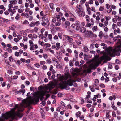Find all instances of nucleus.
I'll use <instances>...</instances> for the list:
<instances>
[{
  "label": "nucleus",
  "mask_w": 121,
  "mask_h": 121,
  "mask_svg": "<svg viewBox=\"0 0 121 121\" xmlns=\"http://www.w3.org/2000/svg\"><path fill=\"white\" fill-rule=\"evenodd\" d=\"M29 103L28 100H24L22 101V103L20 104L19 106L18 104H15L14 107L11 110L12 112H8L6 113H2V116L6 119L9 118H11L12 119H14L16 116L21 118L22 115L19 112L16 113L15 112V110L17 109V111L18 112H22L24 110L25 105L28 106L29 105Z\"/></svg>",
  "instance_id": "obj_1"
},
{
  "label": "nucleus",
  "mask_w": 121,
  "mask_h": 121,
  "mask_svg": "<svg viewBox=\"0 0 121 121\" xmlns=\"http://www.w3.org/2000/svg\"><path fill=\"white\" fill-rule=\"evenodd\" d=\"M116 50L114 49L111 48L109 49L107 53L103 51L102 53L103 54L102 56L100 58V60H104V63H106L107 61L110 60L111 58L109 56L112 57L114 56L116 54Z\"/></svg>",
  "instance_id": "obj_2"
},
{
  "label": "nucleus",
  "mask_w": 121,
  "mask_h": 121,
  "mask_svg": "<svg viewBox=\"0 0 121 121\" xmlns=\"http://www.w3.org/2000/svg\"><path fill=\"white\" fill-rule=\"evenodd\" d=\"M73 81L71 79H69L66 82H64L62 84H60L61 86L62 87L63 89L68 90L70 89L68 85L70 86H72L73 85Z\"/></svg>",
  "instance_id": "obj_3"
},
{
  "label": "nucleus",
  "mask_w": 121,
  "mask_h": 121,
  "mask_svg": "<svg viewBox=\"0 0 121 121\" xmlns=\"http://www.w3.org/2000/svg\"><path fill=\"white\" fill-rule=\"evenodd\" d=\"M98 64L95 63L91 64L89 66V68L87 70L85 71V72L89 73H91V70L92 69H95L99 65Z\"/></svg>",
  "instance_id": "obj_4"
},
{
  "label": "nucleus",
  "mask_w": 121,
  "mask_h": 121,
  "mask_svg": "<svg viewBox=\"0 0 121 121\" xmlns=\"http://www.w3.org/2000/svg\"><path fill=\"white\" fill-rule=\"evenodd\" d=\"M42 21L41 25L43 26H45L46 24H47L48 26H49L50 23L49 21L48 20L46 21L45 18L44 17H42Z\"/></svg>",
  "instance_id": "obj_5"
},
{
  "label": "nucleus",
  "mask_w": 121,
  "mask_h": 121,
  "mask_svg": "<svg viewBox=\"0 0 121 121\" xmlns=\"http://www.w3.org/2000/svg\"><path fill=\"white\" fill-rule=\"evenodd\" d=\"M39 97L40 95L38 94H37L34 96V97L32 99H31V100L33 102L35 101L37 102L39 101Z\"/></svg>",
  "instance_id": "obj_6"
},
{
  "label": "nucleus",
  "mask_w": 121,
  "mask_h": 121,
  "mask_svg": "<svg viewBox=\"0 0 121 121\" xmlns=\"http://www.w3.org/2000/svg\"><path fill=\"white\" fill-rule=\"evenodd\" d=\"M56 76L61 81L63 80H66L68 79V77L67 76L64 78L62 76H61V75L60 74H57Z\"/></svg>",
  "instance_id": "obj_7"
},
{
  "label": "nucleus",
  "mask_w": 121,
  "mask_h": 121,
  "mask_svg": "<svg viewBox=\"0 0 121 121\" xmlns=\"http://www.w3.org/2000/svg\"><path fill=\"white\" fill-rule=\"evenodd\" d=\"M75 25L76 26V30L77 31L79 30L80 27L81 22L78 21H77L75 22Z\"/></svg>",
  "instance_id": "obj_8"
},
{
  "label": "nucleus",
  "mask_w": 121,
  "mask_h": 121,
  "mask_svg": "<svg viewBox=\"0 0 121 121\" xmlns=\"http://www.w3.org/2000/svg\"><path fill=\"white\" fill-rule=\"evenodd\" d=\"M86 35L89 36L90 35H92L93 34V32L91 31L87 30L85 33Z\"/></svg>",
  "instance_id": "obj_9"
},
{
  "label": "nucleus",
  "mask_w": 121,
  "mask_h": 121,
  "mask_svg": "<svg viewBox=\"0 0 121 121\" xmlns=\"http://www.w3.org/2000/svg\"><path fill=\"white\" fill-rule=\"evenodd\" d=\"M79 30H80V32L82 33H83L85 32L86 31V28L84 27H80V28Z\"/></svg>",
  "instance_id": "obj_10"
},
{
  "label": "nucleus",
  "mask_w": 121,
  "mask_h": 121,
  "mask_svg": "<svg viewBox=\"0 0 121 121\" xmlns=\"http://www.w3.org/2000/svg\"><path fill=\"white\" fill-rule=\"evenodd\" d=\"M111 106L112 107V108L114 110H117V107H115L114 106V102H111Z\"/></svg>",
  "instance_id": "obj_11"
},
{
  "label": "nucleus",
  "mask_w": 121,
  "mask_h": 121,
  "mask_svg": "<svg viewBox=\"0 0 121 121\" xmlns=\"http://www.w3.org/2000/svg\"><path fill=\"white\" fill-rule=\"evenodd\" d=\"M22 92V94L23 95L25 92V89H20L19 91H17V94H20Z\"/></svg>",
  "instance_id": "obj_12"
},
{
  "label": "nucleus",
  "mask_w": 121,
  "mask_h": 121,
  "mask_svg": "<svg viewBox=\"0 0 121 121\" xmlns=\"http://www.w3.org/2000/svg\"><path fill=\"white\" fill-rule=\"evenodd\" d=\"M42 117V118L45 119V112L44 111H42L40 112Z\"/></svg>",
  "instance_id": "obj_13"
},
{
  "label": "nucleus",
  "mask_w": 121,
  "mask_h": 121,
  "mask_svg": "<svg viewBox=\"0 0 121 121\" xmlns=\"http://www.w3.org/2000/svg\"><path fill=\"white\" fill-rule=\"evenodd\" d=\"M17 2L16 0H11L9 1V3L12 4H15L17 3Z\"/></svg>",
  "instance_id": "obj_14"
},
{
  "label": "nucleus",
  "mask_w": 121,
  "mask_h": 121,
  "mask_svg": "<svg viewBox=\"0 0 121 121\" xmlns=\"http://www.w3.org/2000/svg\"><path fill=\"white\" fill-rule=\"evenodd\" d=\"M65 37L68 39V40H69V41H71L73 39L71 37H70V36L68 35H65Z\"/></svg>",
  "instance_id": "obj_15"
},
{
  "label": "nucleus",
  "mask_w": 121,
  "mask_h": 121,
  "mask_svg": "<svg viewBox=\"0 0 121 121\" xmlns=\"http://www.w3.org/2000/svg\"><path fill=\"white\" fill-rule=\"evenodd\" d=\"M56 50H58L60 48L59 46H60V43L57 42L56 43Z\"/></svg>",
  "instance_id": "obj_16"
},
{
  "label": "nucleus",
  "mask_w": 121,
  "mask_h": 121,
  "mask_svg": "<svg viewBox=\"0 0 121 121\" xmlns=\"http://www.w3.org/2000/svg\"><path fill=\"white\" fill-rule=\"evenodd\" d=\"M81 112L80 111L77 112L76 114V117L78 118L79 117L80 114H81Z\"/></svg>",
  "instance_id": "obj_17"
},
{
  "label": "nucleus",
  "mask_w": 121,
  "mask_h": 121,
  "mask_svg": "<svg viewBox=\"0 0 121 121\" xmlns=\"http://www.w3.org/2000/svg\"><path fill=\"white\" fill-rule=\"evenodd\" d=\"M35 26L34 22L32 21L31 23L29 24V26L30 27H34Z\"/></svg>",
  "instance_id": "obj_18"
},
{
  "label": "nucleus",
  "mask_w": 121,
  "mask_h": 121,
  "mask_svg": "<svg viewBox=\"0 0 121 121\" xmlns=\"http://www.w3.org/2000/svg\"><path fill=\"white\" fill-rule=\"evenodd\" d=\"M2 19L3 20L4 22H6L7 23H8L9 22L10 20L7 19H5L3 18H2Z\"/></svg>",
  "instance_id": "obj_19"
},
{
  "label": "nucleus",
  "mask_w": 121,
  "mask_h": 121,
  "mask_svg": "<svg viewBox=\"0 0 121 121\" xmlns=\"http://www.w3.org/2000/svg\"><path fill=\"white\" fill-rule=\"evenodd\" d=\"M106 117L107 118H108L109 117L110 118L111 116L109 115V112H107L106 114Z\"/></svg>",
  "instance_id": "obj_20"
},
{
  "label": "nucleus",
  "mask_w": 121,
  "mask_h": 121,
  "mask_svg": "<svg viewBox=\"0 0 121 121\" xmlns=\"http://www.w3.org/2000/svg\"><path fill=\"white\" fill-rule=\"evenodd\" d=\"M48 34V32L47 31L45 32V34L43 35V38H46Z\"/></svg>",
  "instance_id": "obj_21"
},
{
  "label": "nucleus",
  "mask_w": 121,
  "mask_h": 121,
  "mask_svg": "<svg viewBox=\"0 0 121 121\" xmlns=\"http://www.w3.org/2000/svg\"><path fill=\"white\" fill-rule=\"evenodd\" d=\"M58 37L61 39L62 37V34L60 33H59L58 34Z\"/></svg>",
  "instance_id": "obj_22"
},
{
  "label": "nucleus",
  "mask_w": 121,
  "mask_h": 121,
  "mask_svg": "<svg viewBox=\"0 0 121 121\" xmlns=\"http://www.w3.org/2000/svg\"><path fill=\"white\" fill-rule=\"evenodd\" d=\"M83 49L84 51L85 52H86L89 51V49L86 46L84 47Z\"/></svg>",
  "instance_id": "obj_23"
},
{
  "label": "nucleus",
  "mask_w": 121,
  "mask_h": 121,
  "mask_svg": "<svg viewBox=\"0 0 121 121\" xmlns=\"http://www.w3.org/2000/svg\"><path fill=\"white\" fill-rule=\"evenodd\" d=\"M46 61L47 63L48 64H50L51 63V60L50 59H47Z\"/></svg>",
  "instance_id": "obj_24"
},
{
  "label": "nucleus",
  "mask_w": 121,
  "mask_h": 121,
  "mask_svg": "<svg viewBox=\"0 0 121 121\" xmlns=\"http://www.w3.org/2000/svg\"><path fill=\"white\" fill-rule=\"evenodd\" d=\"M50 7L51 9H53V5L54 4L53 3H51L50 4Z\"/></svg>",
  "instance_id": "obj_25"
},
{
  "label": "nucleus",
  "mask_w": 121,
  "mask_h": 121,
  "mask_svg": "<svg viewBox=\"0 0 121 121\" xmlns=\"http://www.w3.org/2000/svg\"><path fill=\"white\" fill-rule=\"evenodd\" d=\"M115 62L116 64H119L121 63V62L118 59H117L115 60Z\"/></svg>",
  "instance_id": "obj_26"
},
{
  "label": "nucleus",
  "mask_w": 121,
  "mask_h": 121,
  "mask_svg": "<svg viewBox=\"0 0 121 121\" xmlns=\"http://www.w3.org/2000/svg\"><path fill=\"white\" fill-rule=\"evenodd\" d=\"M65 24L66 25L68 26H69L70 25V22L68 21H66L65 22Z\"/></svg>",
  "instance_id": "obj_27"
},
{
  "label": "nucleus",
  "mask_w": 121,
  "mask_h": 121,
  "mask_svg": "<svg viewBox=\"0 0 121 121\" xmlns=\"http://www.w3.org/2000/svg\"><path fill=\"white\" fill-rule=\"evenodd\" d=\"M0 8L1 9H3L4 11H5L6 9V8L4 7L3 5H2L0 6Z\"/></svg>",
  "instance_id": "obj_28"
},
{
  "label": "nucleus",
  "mask_w": 121,
  "mask_h": 121,
  "mask_svg": "<svg viewBox=\"0 0 121 121\" xmlns=\"http://www.w3.org/2000/svg\"><path fill=\"white\" fill-rule=\"evenodd\" d=\"M73 62L72 61L70 60L69 62V65L71 66H73Z\"/></svg>",
  "instance_id": "obj_29"
},
{
  "label": "nucleus",
  "mask_w": 121,
  "mask_h": 121,
  "mask_svg": "<svg viewBox=\"0 0 121 121\" xmlns=\"http://www.w3.org/2000/svg\"><path fill=\"white\" fill-rule=\"evenodd\" d=\"M121 39H118V41L117 43L119 45H121V38L120 37Z\"/></svg>",
  "instance_id": "obj_30"
},
{
  "label": "nucleus",
  "mask_w": 121,
  "mask_h": 121,
  "mask_svg": "<svg viewBox=\"0 0 121 121\" xmlns=\"http://www.w3.org/2000/svg\"><path fill=\"white\" fill-rule=\"evenodd\" d=\"M35 25L36 26H38L40 24V22L39 21H37L34 22Z\"/></svg>",
  "instance_id": "obj_31"
},
{
  "label": "nucleus",
  "mask_w": 121,
  "mask_h": 121,
  "mask_svg": "<svg viewBox=\"0 0 121 121\" xmlns=\"http://www.w3.org/2000/svg\"><path fill=\"white\" fill-rule=\"evenodd\" d=\"M23 24H29V22L27 20H26L24 21Z\"/></svg>",
  "instance_id": "obj_32"
},
{
  "label": "nucleus",
  "mask_w": 121,
  "mask_h": 121,
  "mask_svg": "<svg viewBox=\"0 0 121 121\" xmlns=\"http://www.w3.org/2000/svg\"><path fill=\"white\" fill-rule=\"evenodd\" d=\"M58 116V114L57 112H54V116L55 117H57Z\"/></svg>",
  "instance_id": "obj_33"
},
{
  "label": "nucleus",
  "mask_w": 121,
  "mask_h": 121,
  "mask_svg": "<svg viewBox=\"0 0 121 121\" xmlns=\"http://www.w3.org/2000/svg\"><path fill=\"white\" fill-rule=\"evenodd\" d=\"M18 49V47L17 46H14L12 48V49L13 50H17Z\"/></svg>",
  "instance_id": "obj_34"
},
{
  "label": "nucleus",
  "mask_w": 121,
  "mask_h": 121,
  "mask_svg": "<svg viewBox=\"0 0 121 121\" xmlns=\"http://www.w3.org/2000/svg\"><path fill=\"white\" fill-rule=\"evenodd\" d=\"M7 73L9 74H12L13 73V72L10 70H8L7 71Z\"/></svg>",
  "instance_id": "obj_35"
},
{
  "label": "nucleus",
  "mask_w": 121,
  "mask_h": 121,
  "mask_svg": "<svg viewBox=\"0 0 121 121\" xmlns=\"http://www.w3.org/2000/svg\"><path fill=\"white\" fill-rule=\"evenodd\" d=\"M15 55L16 57H18L19 56V52H16L15 53Z\"/></svg>",
  "instance_id": "obj_36"
},
{
  "label": "nucleus",
  "mask_w": 121,
  "mask_h": 121,
  "mask_svg": "<svg viewBox=\"0 0 121 121\" xmlns=\"http://www.w3.org/2000/svg\"><path fill=\"white\" fill-rule=\"evenodd\" d=\"M86 0H81L80 1L81 4H82L84 3Z\"/></svg>",
  "instance_id": "obj_37"
},
{
  "label": "nucleus",
  "mask_w": 121,
  "mask_h": 121,
  "mask_svg": "<svg viewBox=\"0 0 121 121\" xmlns=\"http://www.w3.org/2000/svg\"><path fill=\"white\" fill-rule=\"evenodd\" d=\"M76 42L77 44L78 45L80 44L81 43V41L78 40L76 41Z\"/></svg>",
  "instance_id": "obj_38"
},
{
  "label": "nucleus",
  "mask_w": 121,
  "mask_h": 121,
  "mask_svg": "<svg viewBox=\"0 0 121 121\" xmlns=\"http://www.w3.org/2000/svg\"><path fill=\"white\" fill-rule=\"evenodd\" d=\"M40 64L42 65H43L46 63L45 62L44 60H42L40 62Z\"/></svg>",
  "instance_id": "obj_39"
},
{
  "label": "nucleus",
  "mask_w": 121,
  "mask_h": 121,
  "mask_svg": "<svg viewBox=\"0 0 121 121\" xmlns=\"http://www.w3.org/2000/svg\"><path fill=\"white\" fill-rule=\"evenodd\" d=\"M78 57H73V61L76 62L77 61V60H78Z\"/></svg>",
  "instance_id": "obj_40"
},
{
  "label": "nucleus",
  "mask_w": 121,
  "mask_h": 121,
  "mask_svg": "<svg viewBox=\"0 0 121 121\" xmlns=\"http://www.w3.org/2000/svg\"><path fill=\"white\" fill-rule=\"evenodd\" d=\"M103 35V32L102 31H100L99 33V37H100L102 36Z\"/></svg>",
  "instance_id": "obj_41"
},
{
  "label": "nucleus",
  "mask_w": 121,
  "mask_h": 121,
  "mask_svg": "<svg viewBox=\"0 0 121 121\" xmlns=\"http://www.w3.org/2000/svg\"><path fill=\"white\" fill-rule=\"evenodd\" d=\"M46 93V92H44L43 91L42 92L41 94V96H43L44 97V96L45 95Z\"/></svg>",
  "instance_id": "obj_42"
},
{
  "label": "nucleus",
  "mask_w": 121,
  "mask_h": 121,
  "mask_svg": "<svg viewBox=\"0 0 121 121\" xmlns=\"http://www.w3.org/2000/svg\"><path fill=\"white\" fill-rule=\"evenodd\" d=\"M9 29L10 30H13V31L15 32V30L14 28L13 27H12L11 26L9 27Z\"/></svg>",
  "instance_id": "obj_43"
},
{
  "label": "nucleus",
  "mask_w": 121,
  "mask_h": 121,
  "mask_svg": "<svg viewBox=\"0 0 121 121\" xmlns=\"http://www.w3.org/2000/svg\"><path fill=\"white\" fill-rule=\"evenodd\" d=\"M49 39H51L52 38V35L51 34H49L48 35Z\"/></svg>",
  "instance_id": "obj_44"
},
{
  "label": "nucleus",
  "mask_w": 121,
  "mask_h": 121,
  "mask_svg": "<svg viewBox=\"0 0 121 121\" xmlns=\"http://www.w3.org/2000/svg\"><path fill=\"white\" fill-rule=\"evenodd\" d=\"M57 93V90H54L53 91L52 93L53 94H56Z\"/></svg>",
  "instance_id": "obj_45"
},
{
  "label": "nucleus",
  "mask_w": 121,
  "mask_h": 121,
  "mask_svg": "<svg viewBox=\"0 0 121 121\" xmlns=\"http://www.w3.org/2000/svg\"><path fill=\"white\" fill-rule=\"evenodd\" d=\"M115 69L116 70H117L119 69V67L118 65H116L115 66Z\"/></svg>",
  "instance_id": "obj_46"
},
{
  "label": "nucleus",
  "mask_w": 121,
  "mask_h": 121,
  "mask_svg": "<svg viewBox=\"0 0 121 121\" xmlns=\"http://www.w3.org/2000/svg\"><path fill=\"white\" fill-rule=\"evenodd\" d=\"M67 51L69 53H71L72 52V50L69 48H67Z\"/></svg>",
  "instance_id": "obj_47"
},
{
  "label": "nucleus",
  "mask_w": 121,
  "mask_h": 121,
  "mask_svg": "<svg viewBox=\"0 0 121 121\" xmlns=\"http://www.w3.org/2000/svg\"><path fill=\"white\" fill-rule=\"evenodd\" d=\"M6 46L7 47L11 48L12 47V46L10 44H7Z\"/></svg>",
  "instance_id": "obj_48"
},
{
  "label": "nucleus",
  "mask_w": 121,
  "mask_h": 121,
  "mask_svg": "<svg viewBox=\"0 0 121 121\" xmlns=\"http://www.w3.org/2000/svg\"><path fill=\"white\" fill-rule=\"evenodd\" d=\"M42 68L43 70H45L47 69V67L46 65H44L43 66Z\"/></svg>",
  "instance_id": "obj_49"
},
{
  "label": "nucleus",
  "mask_w": 121,
  "mask_h": 121,
  "mask_svg": "<svg viewBox=\"0 0 121 121\" xmlns=\"http://www.w3.org/2000/svg\"><path fill=\"white\" fill-rule=\"evenodd\" d=\"M28 38L26 37H24L23 38V40L24 41H27Z\"/></svg>",
  "instance_id": "obj_50"
},
{
  "label": "nucleus",
  "mask_w": 121,
  "mask_h": 121,
  "mask_svg": "<svg viewBox=\"0 0 121 121\" xmlns=\"http://www.w3.org/2000/svg\"><path fill=\"white\" fill-rule=\"evenodd\" d=\"M35 2L37 4L40 2V0H35Z\"/></svg>",
  "instance_id": "obj_51"
},
{
  "label": "nucleus",
  "mask_w": 121,
  "mask_h": 121,
  "mask_svg": "<svg viewBox=\"0 0 121 121\" xmlns=\"http://www.w3.org/2000/svg\"><path fill=\"white\" fill-rule=\"evenodd\" d=\"M7 54L8 53L7 52H5L4 53V58H6L7 56Z\"/></svg>",
  "instance_id": "obj_52"
},
{
  "label": "nucleus",
  "mask_w": 121,
  "mask_h": 121,
  "mask_svg": "<svg viewBox=\"0 0 121 121\" xmlns=\"http://www.w3.org/2000/svg\"><path fill=\"white\" fill-rule=\"evenodd\" d=\"M93 114L92 113H88V115L89 117H91L93 116Z\"/></svg>",
  "instance_id": "obj_53"
},
{
  "label": "nucleus",
  "mask_w": 121,
  "mask_h": 121,
  "mask_svg": "<svg viewBox=\"0 0 121 121\" xmlns=\"http://www.w3.org/2000/svg\"><path fill=\"white\" fill-rule=\"evenodd\" d=\"M25 17L26 18H28L30 17L29 15L28 14V13H25Z\"/></svg>",
  "instance_id": "obj_54"
},
{
  "label": "nucleus",
  "mask_w": 121,
  "mask_h": 121,
  "mask_svg": "<svg viewBox=\"0 0 121 121\" xmlns=\"http://www.w3.org/2000/svg\"><path fill=\"white\" fill-rule=\"evenodd\" d=\"M29 43L30 46H32L33 45V43L32 41L31 40H30L29 41Z\"/></svg>",
  "instance_id": "obj_55"
},
{
  "label": "nucleus",
  "mask_w": 121,
  "mask_h": 121,
  "mask_svg": "<svg viewBox=\"0 0 121 121\" xmlns=\"http://www.w3.org/2000/svg\"><path fill=\"white\" fill-rule=\"evenodd\" d=\"M61 23L59 22H57L55 23V24L56 26H59L60 25Z\"/></svg>",
  "instance_id": "obj_56"
},
{
  "label": "nucleus",
  "mask_w": 121,
  "mask_h": 121,
  "mask_svg": "<svg viewBox=\"0 0 121 121\" xmlns=\"http://www.w3.org/2000/svg\"><path fill=\"white\" fill-rule=\"evenodd\" d=\"M53 67L52 65H51L50 66V69H49V70L50 71H52L53 70Z\"/></svg>",
  "instance_id": "obj_57"
},
{
  "label": "nucleus",
  "mask_w": 121,
  "mask_h": 121,
  "mask_svg": "<svg viewBox=\"0 0 121 121\" xmlns=\"http://www.w3.org/2000/svg\"><path fill=\"white\" fill-rule=\"evenodd\" d=\"M19 15L18 14L17 15V16H16L15 17V18L16 20H18L19 19Z\"/></svg>",
  "instance_id": "obj_58"
},
{
  "label": "nucleus",
  "mask_w": 121,
  "mask_h": 121,
  "mask_svg": "<svg viewBox=\"0 0 121 121\" xmlns=\"http://www.w3.org/2000/svg\"><path fill=\"white\" fill-rule=\"evenodd\" d=\"M18 76H13V79H16L18 78Z\"/></svg>",
  "instance_id": "obj_59"
},
{
  "label": "nucleus",
  "mask_w": 121,
  "mask_h": 121,
  "mask_svg": "<svg viewBox=\"0 0 121 121\" xmlns=\"http://www.w3.org/2000/svg\"><path fill=\"white\" fill-rule=\"evenodd\" d=\"M75 63V66H77L79 65V62L78 61H76Z\"/></svg>",
  "instance_id": "obj_60"
},
{
  "label": "nucleus",
  "mask_w": 121,
  "mask_h": 121,
  "mask_svg": "<svg viewBox=\"0 0 121 121\" xmlns=\"http://www.w3.org/2000/svg\"><path fill=\"white\" fill-rule=\"evenodd\" d=\"M34 65L36 67L38 68H39L40 66V65L38 63H36V64H35Z\"/></svg>",
  "instance_id": "obj_61"
},
{
  "label": "nucleus",
  "mask_w": 121,
  "mask_h": 121,
  "mask_svg": "<svg viewBox=\"0 0 121 121\" xmlns=\"http://www.w3.org/2000/svg\"><path fill=\"white\" fill-rule=\"evenodd\" d=\"M43 56L44 58H47L48 57V55L46 54H43Z\"/></svg>",
  "instance_id": "obj_62"
},
{
  "label": "nucleus",
  "mask_w": 121,
  "mask_h": 121,
  "mask_svg": "<svg viewBox=\"0 0 121 121\" xmlns=\"http://www.w3.org/2000/svg\"><path fill=\"white\" fill-rule=\"evenodd\" d=\"M13 6L12 5L10 4H9L8 5V7L9 8H13Z\"/></svg>",
  "instance_id": "obj_63"
},
{
  "label": "nucleus",
  "mask_w": 121,
  "mask_h": 121,
  "mask_svg": "<svg viewBox=\"0 0 121 121\" xmlns=\"http://www.w3.org/2000/svg\"><path fill=\"white\" fill-rule=\"evenodd\" d=\"M100 86L102 88H104L105 87V86L102 83L100 85Z\"/></svg>",
  "instance_id": "obj_64"
}]
</instances>
